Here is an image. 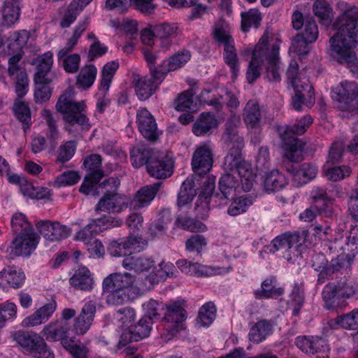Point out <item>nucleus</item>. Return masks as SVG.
<instances>
[{
	"label": "nucleus",
	"instance_id": "obj_52",
	"mask_svg": "<svg viewBox=\"0 0 358 358\" xmlns=\"http://www.w3.org/2000/svg\"><path fill=\"white\" fill-rule=\"evenodd\" d=\"M76 143L73 141L62 145L57 152V162L64 164L69 161L75 154Z\"/></svg>",
	"mask_w": 358,
	"mask_h": 358
},
{
	"label": "nucleus",
	"instance_id": "obj_48",
	"mask_svg": "<svg viewBox=\"0 0 358 358\" xmlns=\"http://www.w3.org/2000/svg\"><path fill=\"white\" fill-rule=\"evenodd\" d=\"M313 12L315 16H317L320 22L326 26H328L331 23V10L322 1L317 0L313 3Z\"/></svg>",
	"mask_w": 358,
	"mask_h": 358
},
{
	"label": "nucleus",
	"instance_id": "obj_61",
	"mask_svg": "<svg viewBox=\"0 0 358 358\" xmlns=\"http://www.w3.org/2000/svg\"><path fill=\"white\" fill-rule=\"evenodd\" d=\"M7 275V282L10 287L18 288L24 283V274L23 272L17 271L14 266L8 267Z\"/></svg>",
	"mask_w": 358,
	"mask_h": 358
},
{
	"label": "nucleus",
	"instance_id": "obj_47",
	"mask_svg": "<svg viewBox=\"0 0 358 358\" xmlns=\"http://www.w3.org/2000/svg\"><path fill=\"white\" fill-rule=\"evenodd\" d=\"M119 67L116 62H111L103 66L101 73V87L105 91L108 90L112 79Z\"/></svg>",
	"mask_w": 358,
	"mask_h": 358
},
{
	"label": "nucleus",
	"instance_id": "obj_11",
	"mask_svg": "<svg viewBox=\"0 0 358 358\" xmlns=\"http://www.w3.org/2000/svg\"><path fill=\"white\" fill-rule=\"evenodd\" d=\"M332 96L338 102L341 110H358V86L355 82H342L334 90Z\"/></svg>",
	"mask_w": 358,
	"mask_h": 358
},
{
	"label": "nucleus",
	"instance_id": "obj_49",
	"mask_svg": "<svg viewBox=\"0 0 358 358\" xmlns=\"http://www.w3.org/2000/svg\"><path fill=\"white\" fill-rule=\"evenodd\" d=\"M216 315V307L212 302L205 303L199 310V318L203 326L210 325Z\"/></svg>",
	"mask_w": 358,
	"mask_h": 358
},
{
	"label": "nucleus",
	"instance_id": "obj_60",
	"mask_svg": "<svg viewBox=\"0 0 358 358\" xmlns=\"http://www.w3.org/2000/svg\"><path fill=\"white\" fill-rule=\"evenodd\" d=\"M309 43L315 42L318 37V29L316 22L312 17H306L304 31L301 34Z\"/></svg>",
	"mask_w": 358,
	"mask_h": 358
},
{
	"label": "nucleus",
	"instance_id": "obj_42",
	"mask_svg": "<svg viewBox=\"0 0 358 358\" xmlns=\"http://www.w3.org/2000/svg\"><path fill=\"white\" fill-rule=\"evenodd\" d=\"M175 224L177 227L192 232L204 231L206 230V226L204 224L187 215H178L175 221Z\"/></svg>",
	"mask_w": 358,
	"mask_h": 358
},
{
	"label": "nucleus",
	"instance_id": "obj_7",
	"mask_svg": "<svg viewBox=\"0 0 358 358\" xmlns=\"http://www.w3.org/2000/svg\"><path fill=\"white\" fill-rule=\"evenodd\" d=\"M13 338L33 358H55L44 339L33 331L19 330L13 334Z\"/></svg>",
	"mask_w": 358,
	"mask_h": 358
},
{
	"label": "nucleus",
	"instance_id": "obj_51",
	"mask_svg": "<svg viewBox=\"0 0 358 358\" xmlns=\"http://www.w3.org/2000/svg\"><path fill=\"white\" fill-rule=\"evenodd\" d=\"M224 61L230 67L236 77L239 70L238 59L234 44H227L224 47Z\"/></svg>",
	"mask_w": 358,
	"mask_h": 358
},
{
	"label": "nucleus",
	"instance_id": "obj_62",
	"mask_svg": "<svg viewBox=\"0 0 358 358\" xmlns=\"http://www.w3.org/2000/svg\"><path fill=\"white\" fill-rule=\"evenodd\" d=\"M82 11L75 4L71 3L68 6L64 16L60 22L62 28H67L76 20L78 14Z\"/></svg>",
	"mask_w": 358,
	"mask_h": 358
},
{
	"label": "nucleus",
	"instance_id": "obj_54",
	"mask_svg": "<svg viewBox=\"0 0 358 358\" xmlns=\"http://www.w3.org/2000/svg\"><path fill=\"white\" fill-rule=\"evenodd\" d=\"M329 269L334 274L341 273V274L348 271L350 268V259L348 255H341L333 259L329 264Z\"/></svg>",
	"mask_w": 358,
	"mask_h": 358
},
{
	"label": "nucleus",
	"instance_id": "obj_22",
	"mask_svg": "<svg viewBox=\"0 0 358 358\" xmlns=\"http://www.w3.org/2000/svg\"><path fill=\"white\" fill-rule=\"evenodd\" d=\"M95 312L96 306L91 301L83 306L74 324L76 334L83 335L87 332L94 320Z\"/></svg>",
	"mask_w": 358,
	"mask_h": 358
},
{
	"label": "nucleus",
	"instance_id": "obj_8",
	"mask_svg": "<svg viewBox=\"0 0 358 358\" xmlns=\"http://www.w3.org/2000/svg\"><path fill=\"white\" fill-rule=\"evenodd\" d=\"M274 128L280 138L285 157L292 162L302 161L306 143L294 135L293 129L289 125L277 124Z\"/></svg>",
	"mask_w": 358,
	"mask_h": 358
},
{
	"label": "nucleus",
	"instance_id": "obj_40",
	"mask_svg": "<svg viewBox=\"0 0 358 358\" xmlns=\"http://www.w3.org/2000/svg\"><path fill=\"white\" fill-rule=\"evenodd\" d=\"M20 11L19 0H6L3 9L4 22L8 26L13 24L19 18Z\"/></svg>",
	"mask_w": 358,
	"mask_h": 358
},
{
	"label": "nucleus",
	"instance_id": "obj_16",
	"mask_svg": "<svg viewBox=\"0 0 358 358\" xmlns=\"http://www.w3.org/2000/svg\"><path fill=\"white\" fill-rule=\"evenodd\" d=\"M38 236L35 233L18 235L13 239L8 250L11 257L27 256L36 248Z\"/></svg>",
	"mask_w": 358,
	"mask_h": 358
},
{
	"label": "nucleus",
	"instance_id": "obj_57",
	"mask_svg": "<svg viewBox=\"0 0 358 358\" xmlns=\"http://www.w3.org/2000/svg\"><path fill=\"white\" fill-rule=\"evenodd\" d=\"M306 38L301 34H297L292 39L290 51L296 52L299 55H307L310 52V48Z\"/></svg>",
	"mask_w": 358,
	"mask_h": 358
},
{
	"label": "nucleus",
	"instance_id": "obj_29",
	"mask_svg": "<svg viewBox=\"0 0 358 358\" xmlns=\"http://www.w3.org/2000/svg\"><path fill=\"white\" fill-rule=\"evenodd\" d=\"M279 48L273 45L270 50L267 48L268 66L266 68V77L271 82H279L280 75L279 73Z\"/></svg>",
	"mask_w": 358,
	"mask_h": 358
},
{
	"label": "nucleus",
	"instance_id": "obj_19",
	"mask_svg": "<svg viewBox=\"0 0 358 358\" xmlns=\"http://www.w3.org/2000/svg\"><path fill=\"white\" fill-rule=\"evenodd\" d=\"M295 344L302 352L311 355L326 353L329 350L327 341L319 336H299L296 337Z\"/></svg>",
	"mask_w": 358,
	"mask_h": 358
},
{
	"label": "nucleus",
	"instance_id": "obj_34",
	"mask_svg": "<svg viewBox=\"0 0 358 358\" xmlns=\"http://www.w3.org/2000/svg\"><path fill=\"white\" fill-rule=\"evenodd\" d=\"M286 184L285 177L278 170H273L264 176V189L268 193L281 189Z\"/></svg>",
	"mask_w": 358,
	"mask_h": 358
},
{
	"label": "nucleus",
	"instance_id": "obj_32",
	"mask_svg": "<svg viewBox=\"0 0 358 358\" xmlns=\"http://www.w3.org/2000/svg\"><path fill=\"white\" fill-rule=\"evenodd\" d=\"M218 123L213 113H201L193 125V132L196 136L203 135L211 129L217 128Z\"/></svg>",
	"mask_w": 358,
	"mask_h": 358
},
{
	"label": "nucleus",
	"instance_id": "obj_50",
	"mask_svg": "<svg viewBox=\"0 0 358 358\" xmlns=\"http://www.w3.org/2000/svg\"><path fill=\"white\" fill-rule=\"evenodd\" d=\"M153 321L149 316H143L136 324L131 326L139 341L148 337L152 329Z\"/></svg>",
	"mask_w": 358,
	"mask_h": 358
},
{
	"label": "nucleus",
	"instance_id": "obj_35",
	"mask_svg": "<svg viewBox=\"0 0 358 358\" xmlns=\"http://www.w3.org/2000/svg\"><path fill=\"white\" fill-rule=\"evenodd\" d=\"M71 285L75 289L90 291L93 288L94 280L88 269H82L76 272L69 280Z\"/></svg>",
	"mask_w": 358,
	"mask_h": 358
},
{
	"label": "nucleus",
	"instance_id": "obj_63",
	"mask_svg": "<svg viewBox=\"0 0 358 358\" xmlns=\"http://www.w3.org/2000/svg\"><path fill=\"white\" fill-rule=\"evenodd\" d=\"M207 243L203 236L200 234L192 235L185 242V247L188 251L196 250L200 253Z\"/></svg>",
	"mask_w": 358,
	"mask_h": 358
},
{
	"label": "nucleus",
	"instance_id": "obj_13",
	"mask_svg": "<svg viewBox=\"0 0 358 358\" xmlns=\"http://www.w3.org/2000/svg\"><path fill=\"white\" fill-rule=\"evenodd\" d=\"M267 45L268 36L264 35L255 45L249 62L246 72V78L249 83H252L260 76L261 66L267 57Z\"/></svg>",
	"mask_w": 358,
	"mask_h": 358
},
{
	"label": "nucleus",
	"instance_id": "obj_45",
	"mask_svg": "<svg viewBox=\"0 0 358 358\" xmlns=\"http://www.w3.org/2000/svg\"><path fill=\"white\" fill-rule=\"evenodd\" d=\"M254 199L251 196L243 195L236 198L228 208V213L231 216H236L247 210L248 206L253 203Z\"/></svg>",
	"mask_w": 358,
	"mask_h": 358
},
{
	"label": "nucleus",
	"instance_id": "obj_24",
	"mask_svg": "<svg viewBox=\"0 0 358 358\" xmlns=\"http://www.w3.org/2000/svg\"><path fill=\"white\" fill-rule=\"evenodd\" d=\"M195 92L193 88L178 94L174 100L175 109L179 112H196L199 109V101H194Z\"/></svg>",
	"mask_w": 358,
	"mask_h": 358
},
{
	"label": "nucleus",
	"instance_id": "obj_33",
	"mask_svg": "<svg viewBox=\"0 0 358 358\" xmlns=\"http://www.w3.org/2000/svg\"><path fill=\"white\" fill-rule=\"evenodd\" d=\"M69 330L67 322L61 320L50 323L43 329V333L46 340L55 341L62 340L67 335Z\"/></svg>",
	"mask_w": 358,
	"mask_h": 358
},
{
	"label": "nucleus",
	"instance_id": "obj_39",
	"mask_svg": "<svg viewBox=\"0 0 358 358\" xmlns=\"http://www.w3.org/2000/svg\"><path fill=\"white\" fill-rule=\"evenodd\" d=\"M196 195L194 188V181L192 178H187L182 184L178 196V205L183 206L192 201Z\"/></svg>",
	"mask_w": 358,
	"mask_h": 358
},
{
	"label": "nucleus",
	"instance_id": "obj_43",
	"mask_svg": "<svg viewBox=\"0 0 358 358\" xmlns=\"http://www.w3.org/2000/svg\"><path fill=\"white\" fill-rule=\"evenodd\" d=\"M236 128L237 127H232L229 124H227L223 134V139L225 143L229 145L231 143L232 144V146L229 148V152H233L235 150H242L244 146L243 138L238 136Z\"/></svg>",
	"mask_w": 358,
	"mask_h": 358
},
{
	"label": "nucleus",
	"instance_id": "obj_27",
	"mask_svg": "<svg viewBox=\"0 0 358 358\" xmlns=\"http://www.w3.org/2000/svg\"><path fill=\"white\" fill-rule=\"evenodd\" d=\"M38 62L37 71L34 75L35 84H50L51 80L48 78L47 74L52 65V55L46 52L36 59Z\"/></svg>",
	"mask_w": 358,
	"mask_h": 358
},
{
	"label": "nucleus",
	"instance_id": "obj_6",
	"mask_svg": "<svg viewBox=\"0 0 358 358\" xmlns=\"http://www.w3.org/2000/svg\"><path fill=\"white\" fill-rule=\"evenodd\" d=\"M13 338L33 358H55L44 339L33 331L19 330L13 334Z\"/></svg>",
	"mask_w": 358,
	"mask_h": 358
},
{
	"label": "nucleus",
	"instance_id": "obj_26",
	"mask_svg": "<svg viewBox=\"0 0 358 358\" xmlns=\"http://www.w3.org/2000/svg\"><path fill=\"white\" fill-rule=\"evenodd\" d=\"M156 151L148 145L137 144L130 152V160L132 166L135 168H140L145 165L147 168L148 162Z\"/></svg>",
	"mask_w": 358,
	"mask_h": 358
},
{
	"label": "nucleus",
	"instance_id": "obj_17",
	"mask_svg": "<svg viewBox=\"0 0 358 358\" xmlns=\"http://www.w3.org/2000/svg\"><path fill=\"white\" fill-rule=\"evenodd\" d=\"M36 227L41 235L50 241H59L67 238L71 230L58 222L50 220H41L36 224Z\"/></svg>",
	"mask_w": 358,
	"mask_h": 358
},
{
	"label": "nucleus",
	"instance_id": "obj_4",
	"mask_svg": "<svg viewBox=\"0 0 358 358\" xmlns=\"http://www.w3.org/2000/svg\"><path fill=\"white\" fill-rule=\"evenodd\" d=\"M287 76L294 87L295 95L292 98V105L296 110H301V104H304V99H308L306 103L308 108L314 103L315 97L313 87L303 73H299L298 64L292 61L287 71Z\"/></svg>",
	"mask_w": 358,
	"mask_h": 358
},
{
	"label": "nucleus",
	"instance_id": "obj_28",
	"mask_svg": "<svg viewBox=\"0 0 358 358\" xmlns=\"http://www.w3.org/2000/svg\"><path fill=\"white\" fill-rule=\"evenodd\" d=\"M86 108L83 101H75L73 94L70 92H64L58 99L56 104L57 112H83Z\"/></svg>",
	"mask_w": 358,
	"mask_h": 358
},
{
	"label": "nucleus",
	"instance_id": "obj_56",
	"mask_svg": "<svg viewBox=\"0 0 358 358\" xmlns=\"http://www.w3.org/2000/svg\"><path fill=\"white\" fill-rule=\"evenodd\" d=\"M351 172V169L348 166H334L327 169L326 176L329 180L337 182L350 176Z\"/></svg>",
	"mask_w": 358,
	"mask_h": 358
},
{
	"label": "nucleus",
	"instance_id": "obj_38",
	"mask_svg": "<svg viewBox=\"0 0 358 358\" xmlns=\"http://www.w3.org/2000/svg\"><path fill=\"white\" fill-rule=\"evenodd\" d=\"M96 72V69L94 65H85L77 76L76 86L83 90L90 87L95 80Z\"/></svg>",
	"mask_w": 358,
	"mask_h": 358
},
{
	"label": "nucleus",
	"instance_id": "obj_64",
	"mask_svg": "<svg viewBox=\"0 0 358 358\" xmlns=\"http://www.w3.org/2000/svg\"><path fill=\"white\" fill-rule=\"evenodd\" d=\"M345 148V141L343 139L335 141L329 150V159L332 163L338 162L343 154Z\"/></svg>",
	"mask_w": 358,
	"mask_h": 358
},
{
	"label": "nucleus",
	"instance_id": "obj_55",
	"mask_svg": "<svg viewBox=\"0 0 358 358\" xmlns=\"http://www.w3.org/2000/svg\"><path fill=\"white\" fill-rule=\"evenodd\" d=\"M15 74L17 75L15 82V92L18 97L22 98L27 93L29 83L27 73L26 70L22 69L17 71Z\"/></svg>",
	"mask_w": 358,
	"mask_h": 358
},
{
	"label": "nucleus",
	"instance_id": "obj_14",
	"mask_svg": "<svg viewBox=\"0 0 358 358\" xmlns=\"http://www.w3.org/2000/svg\"><path fill=\"white\" fill-rule=\"evenodd\" d=\"M148 241L142 236L129 235L126 239L113 241L109 249L113 256L121 257L127 255V250H136L140 251L147 245Z\"/></svg>",
	"mask_w": 358,
	"mask_h": 358
},
{
	"label": "nucleus",
	"instance_id": "obj_53",
	"mask_svg": "<svg viewBox=\"0 0 358 358\" xmlns=\"http://www.w3.org/2000/svg\"><path fill=\"white\" fill-rule=\"evenodd\" d=\"M241 17V29L244 32L248 31L252 26L257 28L261 21L260 14L257 10H250L248 13H243Z\"/></svg>",
	"mask_w": 358,
	"mask_h": 358
},
{
	"label": "nucleus",
	"instance_id": "obj_3",
	"mask_svg": "<svg viewBox=\"0 0 358 358\" xmlns=\"http://www.w3.org/2000/svg\"><path fill=\"white\" fill-rule=\"evenodd\" d=\"M308 230L301 231L285 232L278 236L271 241V252L275 253L281 252L283 257L291 262L294 258L301 255L302 250L305 248V241L308 236Z\"/></svg>",
	"mask_w": 358,
	"mask_h": 358
},
{
	"label": "nucleus",
	"instance_id": "obj_10",
	"mask_svg": "<svg viewBox=\"0 0 358 358\" xmlns=\"http://www.w3.org/2000/svg\"><path fill=\"white\" fill-rule=\"evenodd\" d=\"M174 160L167 152L157 150L148 164L147 171L150 176L158 180H165L173 173Z\"/></svg>",
	"mask_w": 358,
	"mask_h": 358
},
{
	"label": "nucleus",
	"instance_id": "obj_1",
	"mask_svg": "<svg viewBox=\"0 0 358 358\" xmlns=\"http://www.w3.org/2000/svg\"><path fill=\"white\" fill-rule=\"evenodd\" d=\"M334 29L336 33L329 39V55L339 64H345L358 78V58L353 50L358 44V19L345 13Z\"/></svg>",
	"mask_w": 358,
	"mask_h": 358
},
{
	"label": "nucleus",
	"instance_id": "obj_21",
	"mask_svg": "<svg viewBox=\"0 0 358 358\" xmlns=\"http://www.w3.org/2000/svg\"><path fill=\"white\" fill-rule=\"evenodd\" d=\"M137 122L140 132L146 139L152 142L158 139L157 123L151 113H138Z\"/></svg>",
	"mask_w": 358,
	"mask_h": 358
},
{
	"label": "nucleus",
	"instance_id": "obj_59",
	"mask_svg": "<svg viewBox=\"0 0 358 358\" xmlns=\"http://www.w3.org/2000/svg\"><path fill=\"white\" fill-rule=\"evenodd\" d=\"M63 119L71 126H81L84 129H89L88 118L84 113H62Z\"/></svg>",
	"mask_w": 358,
	"mask_h": 358
},
{
	"label": "nucleus",
	"instance_id": "obj_25",
	"mask_svg": "<svg viewBox=\"0 0 358 358\" xmlns=\"http://www.w3.org/2000/svg\"><path fill=\"white\" fill-rule=\"evenodd\" d=\"M153 264L154 261L151 258L131 254L126 256L122 262L124 268L138 273L149 271Z\"/></svg>",
	"mask_w": 358,
	"mask_h": 358
},
{
	"label": "nucleus",
	"instance_id": "obj_20",
	"mask_svg": "<svg viewBox=\"0 0 358 358\" xmlns=\"http://www.w3.org/2000/svg\"><path fill=\"white\" fill-rule=\"evenodd\" d=\"M213 164V152L210 147L206 145L198 147L192 159L194 171L199 175L206 174L211 169Z\"/></svg>",
	"mask_w": 358,
	"mask_h": 358
},
{
	"label": "nucleus",
	"instance_id": "obj_23",
	"mask_svg": "<svg viewBox=\"0 0 358 358\" xmlns=\"http://www.w3.org/2000/svg\"><path fill=\"white\" fill-rule=\"evenodd\" d=\"M238 184V180L232 174L226 173L223 175L219 181V189L221 194L217 193L213 196V198L221 199L224 201L233 199L236 195Z\"/></svg>",
	"mask_w": 358,
	"mask_h": 358
},
{
	"label": "nucleus",
	"instance_id": "obj_2",
	"mask_svg": "<svg viewBox=\"0 0 358 358\" xmlns=\"http://www.w3.org/2000/svg\"><path fill=\"white\" fill-rule=\"evenodd\" d=\"M120 181L117 178H109L99 185L106 188L103 196L96 203L94 210L96 213L102 211L120 213L129 207V201L126 196L117 192Z\"/></svg>",
	"mask_w": 358,
	"mask_h": 358
},
{
	"label": "nucleus",
	"instance_id": "obj_5",
	"mask_svg": "<svg viewBox=\"0 0 358 358\" xmlns=\"http://www.w3.org/2000/svg\"><path fill=\"white\" fill-rule=\"evenodd\" d=\"M355 288L352 282L344 278L336 284L328 283L322 291L325 307L329 310L342 309L348 306L347 299L353 296Z\"/></svg>",
	"mask_w": 358,
	"mask_h": 358
},
{
	"label": "nucleus",
	"instance_id": "obj_41",
	"mask_svg": "<svg viewBox=\"0 0 358 358\" xmlns=\"http://www.w3.org/2000/svg\"><path fill=\"white\" fill-rule=\"evenodd\" d=\"M135 82L136 95L142 101L148 99L157 88V85H152V81L146 78H138Z\"/></svg>",
	"mask_w": 358,
	"mask_h": 358
},
{
	"label": "nucleus",
	"instance_id": "obj_30",
	"mask_svg": "<svg viewBox=\"0 0 358 358\" xmlns=\"http://www.w3.org/2000/svg\"><path fill=\"white\" fill-rule=\"evenodd\" d=\"M283 293L284 289L277 286L275 279L268 278L262 282L261 289L255 292V296L258 299L278 298Z\"/></svg>",
	"mask_w": 358,
	"mask_h": 358
},
{
	"label": "nucleus",
	"instance_id": "obj_15",
	"mask_svg": "<svg viewBox=\"0 0 358 358\" xmlns=\"http://www.w3.org/2000/svg\"><path fill=\"white\" fill-rule=\"evenodd\" d=\"M215 188V178L208 177L203 182L194 210L198 218L205 220L208 215L209 202Z\"/></svg>",
	"mask_w": 358,
	"mask_h": 358
},
{
	"label": "nucleus",
	"instance_id": "obj_9",
	"mask_svg": "<svg viewBox=\"0 0 358 358\" xmlns=\"http://www.w3.org/2000/svg\"><path fill=\"white\" fill-rule=\"evenodd\" d=\"M242 150H235L229 152L224 159V169L228 171H236L241 178L245 191H250L253 185L254 175L251 164L242 157Z\"/></svg>",
	"mask_w": 358,
	"mask_h": 358
},
{
	"label": "nucleus",
	"instance_id": "obj_44",
	"mask_svg": "<svg viewBox=\"0 0 358 358\" xmlns=\"http://www.w3.org/2000/svg\"><path fill=\"white\" fill-rule=\"evenodd\" d=\"M11 226L16 236L34 233L31 224L22 213H16L13 216Z\"/></svg>",
	"mask_w": 358,
	"mask_h": 358
},
{
	"label": "nucleus",
	"instance_id": "obj_58",
	"mask_svg": "<svg viewBox=\"0 0 358 358\" xmlns=\"http://www.w3.org/2000/svg\"><path fill=\"white\" fill-rule=\"evenodd\" d=\"M191 55L189 51H183L173 55L169 58L168 62V71L178 69L190 59Z\"/></svg>",
	"mask_w": 358,
	"mask_h": 358
},
{
	"label": "nucleus",
	"instance_id": "obj_46",
	"mask_svg": "<svg viewBox=\"0 0 358 358\" xmlns=\"http://www.w3.org/2000/svg\"><path fill=\"white\" fill-rule=\"evenodd\" d=\"M94 229L99 228V231L112 227H117L122 224V220L111 215H104L102 217L94 219L90 222Z\"/></svg>",
	"mask_w": 358,
	"mask_h": 358
},
{
	"label": "nucleus",
	"instance_id": "obj_37",
	"mask_svg": "<svg viewBox=\"0 0 358 358\" xmlns=\"http://www.w3.org/2000/svg\"><path fill=\"white\" fill-rule=\"evenodd\" d=\"M287 171L293 173L295 180L299 179L301 180L300 182L303 184L315 178L317 173V167L310 163L303 164L299 169H296L293 165H291Z\"/></svg>",
	"mask_w": 358,
	"mask_h": 358
},
{
	"label": "nucleus",
	"instance_id": "obj_31",
	"mask_svg": "<svg viewBox=\"0 0 358 358\" xmlns=\"http://www.w3.org/2000/svg\"><path fill=\"white\" fill-rule=\"evenodd\" d=\"M328 324L331 329L341 327L346 329L358 330V309L330 320Z\"/></svg>",
	"mask_w": 358,
	"mask_h": 358
},
{
	"label": "nucleus",
	"instance_id": "obj_12",
	"mask_svg": "<svg viewBox=\"0 0 358 358\" xmlns=\"http://www.w3.org/2000/svg\"><path fill=\"white\" fill-rule=\"evenodd\" d=\"M185 313V310L180 301L166 305V311L162 320L171 324L166 327V333H164L162 336L164 340L172 339L180 331V324L186 320Z\"/></svg>",
	"mask_w": 358,
	"mask_h": 358
},
{
	"label": "nucleus",
	"instance_id": "obj_18",
	"mask_svg": "<svg viewBox=\"0 0 358 358\" xmlns=\"http://www.w3.org/2000/svg\"><path fill=\"white\" fill-rule=\"evenodd\" d=\"M162 185V182H157L140 188L129 201V207L133 210H138L148 206L155 198Z\"/></svg>",
	"mask_w": 358,
	"mask_h": 358
},
{
	"label": "nucleus",
	"instance_id": "obj_36",
	"mask_svg": "<svg viewBox=\"0 0 358 358\" xmlns=\"http://www.w3.org/2000/svg\"><path fill=\"white\" fill-rule=\"evenodd\" d=\"M273 323L271 320H261L254 324L250 328V340L259 343L264 340L272 331Z\"/></svg>",
	"mask_w": 358,
	"mask_h": 358
}]
</instances>
